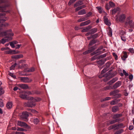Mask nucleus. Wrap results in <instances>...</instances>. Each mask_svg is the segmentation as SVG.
I'll use <instances>...</instances> for the list:
<instances>
[{
  "label": "nucleus",
  "mask_w": 134,
  "mask_h": 134,
  "mask_svg": "<svg viewBox=\"0 0 134 134\" xmlns=\"http://www.w3.org/2000/svg\"><path fill=\"white\" fill-rule=\"evenodd\" d=\"M14 35V34L11 29L0 33V36H5L7 38H8L9 40H12V37Z\"/></svg>",
  "instance_id": "obj_1"
},
{
  "label": "nucleus",
  "mask_w": 134,
  "mask_h": 134,
  "mask_svg": "<svg viewBox=\"0 0 134 134\" xmlns=\"http://www.w3.org/2000/svg\"><path fill=\"white\" fill-rule=\"evenodd\" d=\"M29 99L30 100V102H27L24 103V106L25 107H32L35 106L36 104L35 103L36 101H35L36 100H35V98L32 97H30Z\"/></svg>",
  "instance_id": "obj_2"
},
{
  "label": "nucleus",
  "mask_w": 134,
  "mask_h": 134,
  "mask_svg": "<svg viewBox=\"0 0 134 134\" xmlns=\"http://www.w3.org/2000/svg\"><path fill=\"white\" fill-rule=\"evenodd\" d=\"M126 20V21L125 23V27H126V25L128 24L131 27L134 28V23H133L132 19L131 16L127 17Z\"/></svg>",
  "instance_id": "obj_3"
},
{
  "label": "nucleus",
  "mask_w": 134,
  "mask_h": 134,
  "mask_svg": "<svg viewBox=\"0 0 134 134\" xmlns=\"http://www.w3.org/2000/svg\"><path fill=\"white\" fill-rule=\"evenodd\" d=\"M116 19L117 20H119L120 22H123L125 20L126 16L124 14H121L119 15L118 16H116Z\"/></svg>",
  "instance_id": "obj_4"
},
{
  "label": "nucleus",
  "mask_w": 134,
  "mask_h": 134,
  "mask_svg": "<svg viewBox=\"0 0 134 134\" xmlns=\"http://www.w3.org/2000/svg\"><path fill=\"white\" fill-rule=\"evenodd\" d=\"M9 3L8 2H5V4L4 6L0 7V10L3 12H6V13H9L10 11L9 10L5 11L7 7L9 6Z\"/></svg>",
  "instance_id": "obj_5"
},
{
  "label": "nucleus",
  "mask_w": 134,
  "mask_h": 134,
  "mask_svg": "<svg viewBox=\"0 0 134 134\" xmlns=\"http://www.w3.org/2000/svg\"><path fill=\"white\" fill-rule=\"evenodd\" d=\"M20 80L21 82L25 83H29L31 82L32 80L31 79L29 78L28 77H19Z\"/></svg>",
  "instance_id": "obj_6"
},
{
  "label": "nucleus",
  "mask_w": 134,
  "mask_h": 134,
  "mask_svg": "<svg viewBox=\"0 0 134 134\" xmlns=\"http://www.w3.org/2000/svg\"><path fill=\"white\" fill-rule=\"evenodd\" d=\"M19 115L21 119H27L29 116L28 113L27 112H24L22 113L19 114Z\"/></svg>",
  "instance_id": "obj_7"
},
{
  "label": "nucleus",
  "mask_w": 134,
  "mask_h": 134,
  "mask_svg": "<svg viewBox=\"0 0 134 134\" xmlns=\"http://www.w3.org/2000/svg\"><path fill=\"white\" fill-rule=\"evenodd\" d=\"M122 82L120 81H118L114 84L111 87L112 89H115L120 87L121 85Z\"/></svg>",
  "instance_id": "obj_8"
},
{
  "label": "nucleus",
  "mask_w": 134,
  "mask_h": 134,
  "mask_svg": "<svg viewBox=\"0 0 134 134\" xmlns=\"http://www.w3.org/2000/svg\"><path fill=\"white\" fill-rule=\"evenodd\" d=\"M25 92H23L20 93L19 96L21 98L26 99L27 98V95L26 94Z\"/></svg>",
  "instance_id": "obj_9"
},
{
  "label": "nucleus",
  "mask_w": 134,
  "mask_h": 134,
  "mask_svg": "<svg viewBox=\"0 0 134 134\" xmlns=\"http://www.w3.org/2000/svg\"><path fill=\"white\" fill-rule=\"evenodd\" d=\"M35 70V68L33 67H32L30 68H27L25 69L24 71L25 72H34Z\"/></svg>",
  "instance_id": "obj_10"
},
{
  "label": "nucleus",
  "mask_w": 134,
  "mask_h": 134,
  "mask_svg": "<svg viewBox=\"0 0 134 134\" xmlns=\"http://www.w3.org/2000/svg\"><path fill=\"white\" fill-rule=\"evenodd\" d=\"M17 124L19 126L21 127H27V124L26 123L19 121H18Z\"/></svg>",
  "instance_id": "obj_11"
},
{
  "label": "nucleus",
  "mask_w": 134,
  "mask_h": 134,
  "mask_svg": "<svg viewBox=\"0 0 134 134\" xmlns=\"http://www.w3.org/2000/svg\"><path fill=\"white\" fill-rule=\"evenodd\" d=\"M119 125H118L116 124H114L110 126L108 128L109 130H110L112 129H114L115 130H116L118 129Z\"/></svg>",
  "instance_id": "obj_12"
},
{
  "label": "nucleus",
  "mask_w": 134,
  "mask_h": 134,
  "mask_svg": "<svg viewBox=\"0 0 134 134\" xmlns=\"http://www.w3.org/2000/svg\"><path fill=\"white\" fill-rule=\"evenodd\" d=\"M104 23L105 24L109 26H110L111 25V24L110 23L109 20L108 19L107 17L106 16H104Z\"/></svg>",
  "instance_id": "obj_13"
},
{
  "label": "nucleus",
  "mask_w": 134,
  "mask_h": 134,
  "mask_svg": "<svg viewBox=\"0 0 134 134\" xmlns=\"http://www.w3.org/2000/svg\"><path fill=\"white\" fill-rule=\"evenodd\" d=\"M118 78L117 77H115L113 78L111 80L108 82L107 83L109 85H111L116 81L118 80Z\"/></svg>",
  "instance_id": "obj_14"
},
{
  "label": "nucleus",
  "mask_w": 134,
  "mask_h": 134,
  "mask_svg": "<svg viewBox=\"0 0 134 134\" xmlns=\"http://www.w3.org/2000/svg\"><path fill=\"white\" fill-rule=\"evenodd\" d=\"M19 86L23 89H27L28 88V85L25 84H21L18 85Z\"/></svg>",
  "instance_id": "obj_15"
},
{
  "label": "nucleus",
  "mask_w": 134,
  "mask_h": 134,
  "mask_svg": "<svg viewBox=\"0 0 134 134\" xmlns=\"http://www.w3.org/2000/svg\"><path fill=\"white\" fill-rule=\"evenodd\" d=\"M102 48V47H101L100 48H98L95 51L93 52V53H92V55H94L95 54H98L100 53V50Z\"/></svg>",
  "instance_id": "obj_16"
},
{
  "label": "nucleus",
  "mask_w": 134,
  "mask_h": 134,
  "mask_svg": "<svg viewBox=\"0 0 134 134\" xmlns=\"http://www.w3.org/2000/svg\"><path fill=\"white\" fill-rule=\"evenodd\" d=\"M90 22V20H88L87 21L81 23L80 24V25L81 26H83L87 25L89 24Z\"/></svg>",
  "instance_id": "obj_17"
},
{
  "label": "nucleus",
  "mask_w": 134,
  "mask_h": 134,
  "mask_svg": "<svg viewBox=\"0 0 134 134\" xmlns=\"http://www.w3.org/2000/svg\"><path fill=\"white\" fill-rule=\"evenodd\" d=\"M23 57V55L22 54H20L18 55H14L12 56V58L15 59H19L22 58Z\"/></svg>",
  "instance_id": "obj_18"
},
{
  "label": "nucleus",
  "mask_w": 134,
  "mask_h": 134,
  "mask_svg": "<svg viewBox=\"0 0 134 134\" xmlns=\"http://www.w3.org/2000/svg\"><path fill=\"white\" fill-rule=\"evenodd\" d=\"M91 27V26H88L84 28L82 30V32H87L90 29Z\"/></svg>",
  "instance_id": "obj_19"
},
{
  "label": "nucleus",
  "mask_w": 134,
  "mask_h": 134,
  "mask_svg": "<svg viewBox=\"0 0 134 134\" xmlns=\"http://www.w3.org/2000/svg\"><path fill=\"white\" fill-rule=\"evenodd\" d=\"M94 49V48L93 47H92L91 49H89L84 52L83 53V54H87L90 53L91 52H92L93 51Z\"/></svg>",
  "instance_id": "obj_20"
},
{
  "label": "nucleus",
  "mask_w": 134,
  "mask_h": 134,
  "mask_svg": "<svg viewBox=\"0 0 134 134\" xmlns=\"http://www.w3.org/2000/svg\"><path fill=\"white\" fill-rule=\"evenodd\" d=\"M83 4L82 1L80 0L77 2L74 5V7H76L78 6L81 5Z\"/></svg>",
  "instance_id": "obj_21"
},
{
  "label": "nucleus",
  "mask_w": 134,
  "mask_h": 134,
  "mask_svg": "<svg viewBox=\"0 0 134 134\" xmlns=\"http://www.w3.org/2000/svg\"><path fill=\"white\" fill-rule=\"evenodd\" d=\"M120 101L117 99H115L110 102V104L111 105H114L117 104L118 102Z\"/></svg>",
  "instance_id": "obj_22"
},
{
  "label": "nucleus",
  "mask_w": 134,
  "mask_h": 134,
  "mask_svg": "<svg viewBox=\"0 0 134 134\" xmlns=\"http://www.w3.org/2000/svg\"><path fill=\"white\" fill-rule=\"evenodd\" d=\"M10 40H9L8 38L5 39L3 38L1 40L0 42L1 43L4 44L6 42H8Z\"/></svg>",
  "instance_id": "obj_23"
},
{
  "label": "nucleus",
  "mask_w": 134,
  "mask_h": 134,
  "mask_svg": "<svg viewBox=\"0 0 134 134\" xmlns=\"http://www.w3.org/2000/svg\"><path fill=\"white\" fill-rule=\"evenodd\" d=\"M12 102H9L7 103L6 107L8 109H11L12 107Z\"/></svg>",
  "instance_id": "obj_24"
},
{
  "label": "nucleus",
  "mask_w": 134,
  "mask_h": 134,
  "mask_svg": "<svg viewBox=\"0 0 134 134\" xmlns=\"http://www.w3.org/2000/svg\"><path fill=\"white\" fill-rule=\"evenodd\" d=\"M86 13L85 10L83 9L80 11L78 12V14L79 15H82Z\"/></svg>",
  "instance_id": "obj_25"
},
{
  "label": "nucleus",
  "mask_w": 134,
  "mask_h": 134,
  "mask_svg": "<svg viewBox=\"0 0 134 134\" xmlns=\"http://www.w3.org/2000/svg\"><path fill=\"white\" fill-rule=\"evenodd\" d=\"M118 110L119 108L118 106H114L112 108V111L114 112H115L117 111Z\"/></svg>",
  "instance_id": "obj_26"
},
{
  "label": "nucleus",
  "mask_w": 134,
  "mask_h": 134,
  "mask_svg": "<svg viewBox=\"0 0 134 134\" xmlns=\"http://www.w3.org/2000/svg\"><path fill=\"white\" fill-rule=\"evenodd\" d=\"M124 55L121 58L122 60H125L127 58V53L126 52H124Z\"/></svg>",
  "instance_id": "obj_27"
},
{
  "label": "nucleus",
  "mask_w": 134,
  "mask_h": 134,
  "mask_svg": "<svg viewBox=\"0 0 134 134\" xmlns=\"http://www.w3.org/2000/svg\"><path fill=\"white\" fill-rule=\"evenodd\" d=\"M119 10V8H117L114 9L112 10V14H115Z\"/></svg>",
  "instance_id": "obj_28"
},
{
  "label": "nucleus",
  "mask_w": 134,
  "mask_h": 134,
  "mask_svg": "<svg viewBox=\"0 0 134 134\" xmlns=\"http://www.w3.org/2000/svg\"><path fill=\"white\" fill-rule=\"evenodd\" d=\"M122 116V114H115L113 116V118L114 119H116L121 117Z\"/></svg>",
  "instance_id": "obj_29"
},
{
  "label": "nucleus",
  "mask_w": 134,
  "mask_h": 134,
  "mask_svg": "<svg viewBox=\"0 0 134 134\" xmlns=\"http://www.w3.org/2000/svg\"><path fill=\"white\" fill-rule=\"evenodd\" d=\"M97 31V29L96 28H93L90 30L91 34H92L96 32Z\"/></svg>",
  "instance_id": "obj_30"
},
{
  "label": "nucleus",
  "mask_w": 134,
  "mask_h": 134,
  "mask_svg": "<svg viewBox=\"0 0 134 134\" xmlns=\"http://www.w3.org/2000/svg\"><path fill=\"white\" fill-rule=\"evenodd\" d=\"M118 92V91L114 90L110 93V96L115 95L116 93Z\"/></svg>",
  "instance_id": "obj_31"
},
{
  "label": "nucleus",
  "mask_w": 134,
  "mask_h": 134,
  "mask_svg": "<svg viewBox=\"0 0 134 134\" xmlns=\"http://www.w3.org/2000/svg\"><path fill=\"white\" fill-rule=\"evenodd\" d=\"M87 20V19L85 17L81 18H80L79 19H78L77 20V21L78 22H80L81 21H84L85 20Z\"/></svg>",
  "instance_id": "obj_32"
},
{
  "label": "nucleus",
  "mask_w": 134,
  "mask_h": 134,
  "mask_svg": "<svg viewBox=\"0 0 134 134\" xmlns=\"http://www.w3.org/2000/svg\"><path fill=\"white\" fill-rule=\"evenodd\" d=\"M9 24L7 23H5L3 24H0V27H3L8 26Z\"/></svg>",
  "instance_id": "obj_33"
},
{
  "label": "nucleus",
  "mask_w": 134,
  "mask_h": 134,
  "mask_svg": "<svg viewBox=\"0 0 134 134\" xmlns=\"http://www.w3.org/2000/svg\"><path fill=\"white\" fill-rule=\"evenodd\" d=\"M34 121L35 124H37L39 122V120L37 118H36L34 119Z\"/></svg>",
  "instance_id": "obj_34"
},
{
  "label": "nucleus",
  "mask_w": 134,
  "mask_h": 134,
  "mask_svg": "<svg viewBox=\"0 0 134 134\" xmlns=\"http://www.w3.org/2000/svg\"><path fill=\"white\" fill-rule=\"evenodd\" d=\"M7 19L6 17H4L3 18V19H0V23L2 22L3 21H5Z\"/></svg>",
  "instance_id": "obj_35"
},
{
  "label": "nucleus",
  "mask_w": 134,
  "mask_h": 134,
  "mask_svg": "<svg viewBox=\"0 0 134 134\" xmlns=\"http://www.w3.org/2000/svg\"><path fill=\"white\" fill-rule=\"evenodd\" d=\"M16 65L17 64L15 63L13 65H12L10 68V70L14 69L15 66H16Z\"/></svg>",
  "instance_id": "obj_36"
},
{
  "label": "nucleus",
  "mask_w": 134,
  "mask_h": 134,
  "mask_svg": "<svg viewBox=\"0 0 134 134\" xmlns=\"http://www.w3.org/2000/svg\"><path fill=\"white\" fill-rule=\"evenodd\" d=\"M4 91L1 86H0V95L3 94Z\"/></svg>",
  "instance_id": "obj_37"
},
{
  "label": "nucleus",
  "mask_w": 134,
  "mask_h": 134,
  "mask_svg": "<svg viewBox=\"0 0 134 134\" xmlns=\"http://www.w3.org/2000/svg\"><path fill=\"white\" fill-rule=\"evenodd\" d=\"M109 5L110 8L114 7L115 5L114 3L111 2H109Z\"/></svg>",
  "instance_id": "obj_38"
},
{
  "label": "nucleus",
  "mask_w": 134,
  "mask_h": 134,
  "mask_svg": "<svg viewBox=\"0 0 134 134\" xmlns=\"http://www.w3.org/2000/svg\"><path fill=\"white\" fill-rule=\"evenodd\" d=\"M108 35L110 36H112V31L110 29L108 33Z\"/></svg>",
  "instance_id": "obj_39"
},
{
  "label": "nucleus",
  "mask_w": 134,
  "mask_h": 134,
  "mask_svg": "<svg viewBox=\"0 0 134 134\" xmlns=\"http://www.w3.org/2000/svg\"><path fill=\"white\" fill-rule=\"evenodd\" d=\"M106 56V53H104L102 55H100L99 57V58L100 59L105 57Z\"/></svg>",
  "instance_id": "obj_40"
},
{
  "label": "nucleus",
  "mask_w": 134,
  "mask_h": 134,
  "mask_svg": "<svg viewBox=\"0 0 134 134\" xmlns=\"http://www.w3.org/2000/svg\"><path fill=\"white\" fill-rule=\"evenodd\" d=\"M96 8L98 9V10L99 11V12L100 13H101L102 11V8L100 7H96Z\"/></svg>",
  "instance_id": "obj_41"
},
{
  "label": "nucleus",
  "mask_w": 134,
  "mask_h": 134,
  "mask_svg": "<svg viewBox=\"0 0 134 134\" xmlns=\"http://www.w3.org/2000/svg\"><path fill=\"white\" fill-rule=\"evenodd\" d=\"M4 106L3 103V101L2 100H0V107H2Z\"/></svg>",
  "instance_id": "obj_42"
},
{
  "label": "nucleus",
  "mask_w": 134,
  "mask_h": 134,
  "mask_svg": "<svg viewBox=\"0 0 134 134\" xmlns=\"http://www.w3.org/2000/svg\"><path fill=\"white\" fill-rule=\"evenodd\" d=\"M17 130L21 131H25L26 130L21 128H18Z\"/></svg>",
  "instance_id": "obj_43"
},
{
  "label": "nucleus",
  "mask_w": 134,
  "mask_h": 134,
  "mask_svg": "<svg viewBox=\"0 0 134 134\" xmlns=\"http://www.w3.org/2000/svg\"><path fill=\"white\" fill-rule=\"evenodd\" d=\"M113 55L114 57L115 60H117L118 59V56L114 52L113 53Z\"/></svg>",
  "instance_id": "obj_44"
},
{
  "label": "nucleus",
  "mask_w": 134,
  "mask_h": 134,
  "mask_svg": "<svg viewBox=\"0 0 134 134\" xmlns=\"http://www.w3.org/2000/svg\"><path fill=\"white\" fill-rule=\"evenodd\" d=\"M9 43L10 44V46L12 48H14L15 47V44L13 43V42H10Z\"/></svg>",
  "instance_id": "obj_45"
},
{
  "label": "nucleus",
  "mask_w": 134,
  "mask_h": 134,
  "mask_svg": "<svg viewBox=\"0 0 134 134\" xmlns=\"http://www.w3.org/2000/svg\"><path fill=\"white\" fill-rule=\"evenodd\" d=\"M92 14V13L91 12H89L88 14H86L85 15L86 17H88L90 16Z\"/></svg>",
  "instance_id": "obj_46"
},
{
  "label": "nucleus",
  "mask_w": 134,
  "mask_h": 134,
  "mask_svg": "<svg viewBox=\"0 0 134 134\" xmlns=\"http://www.w3.org/2000/svg\"><path fill=\"white\" fill-rule=\"evenodd\" d=\"M117 121V119L111 121H110V124H113L114 123H115Z\"/></svg>",
  "instance_id": "obj_47"
},
{
  "label": "nucleus",
  "mask_w": 134,
  "mask_h": 134,
  "mask_svg": "<svg viewBox=\"0 0 134 134\" xmlns=\"http://www.w3.org/2000/svg\"><path fill=\"white\" fill-rule=\"evenodd\" d=\"M95 43L96 42L94 40H92L90 43L89 45H91Z\"/></svg>",
  "instance_id": "obj_48"
},
{
  "label": "nucleus",
  "mask_w": 134,
  "mask_h": 134,
  "mask_svg": "<svg viewBox=\"0 0 134 134\" xmlns=\"http://www.w3.org/2000/svg\"><path fill=\"white\" fill-rule=\"evenodd\" d=\"M111 99V97H106L105 98H104L103 99V100L105 101V100H110Z\"/></svg>",
  "instance_id": "obj_49"
},
{
  "label": "nucleus",
  "mask_w": 134,
  "mask_h": 134,
  "mask_svg": "<svg viewBox=\"0 0 134 134\" xmlns=\"http://www.w3.org/2000/svg\"><path fill=\"white\" fill-rule=\"evenodd\" d=\"M98 34H96L92 36L93 38H96L98 37Z\"/></svg>",
  "instance_id": "obj_50"
},
{
  "label": "nucleus",
  "mask_w": 134,
  "mask_h": 134,
  "mask_svg": "<svg viewBox=\"0 0 134 134\" xmlns=\"http://www.w3.org/2000/svg\"><path fill=\"white\" fill-rule=\"evenodd\" d=\"M121 38L122 41H125L126 40V38L124 36H121Z\"/></svg>",
  "instance_id": "obj_51"
},
{
  "label": "nucleus",
  "mask_w": 134,
  "mask_h": 134,
  "mask_svg": "<svg viewBox=\"0 0 134 134\" xmlns=\"http://www.w3.org/2000/svg\"><path fill=\"white\" fill-rule=\"evenodd\" d=\"M9 74L10 76H11L12 77H13L14 78H16V76H15L13 74L9 72Z\"/></svg>",
  "instance_id": "obj_52"
},
{
  "label": "nucleus",
  "mask_w": 134,
  "mask_h": 134,
  "mask_svg": "<svg viewBox=\"0 0 134 134\" xmlns=\"http://www.w3.org/2000/svg\"><path fill=\"white\" fill-rule=\"evenodd\" d=\"M30 110L32 113L37 114L38 113V112L35 110L30 109Z\"/></svg>",
  "instance_id": "obj_53"
},
{
  "label": "nucleus",
  "mask_w": 134,
  "mask_h": 134,
  "mask_svg": "<svg viewBox=\"0 0 134 134\" xmlns=\"http://www.w3.org/2000/svg\"><path fill=\"white\" fill-rule=\"evenodd\" d=\"M74 2L72 0H70L68 2V4L69 5H70Z\"/></svg>",
  "instance_id": "obj_54"
},
{
  "label": "nucleus",
  "mask_w": 134,
  "mask_h": 134,
  "mask_svg": "<svg viewBox=\"0 0 134 134\" xmlns=\"http://www.w3.org/2000/svg\"><path fill=\"white\" fill-rule=\"evenodd\" d=\"M26 92V95H31L32 94V92L30 91H28L26 92Z\"/></svg>",
  "instance_id": "obj_55"
},
{
  "label": "nucleus",
  "mask_w": 134,
  "mask_h": 134,
  "mask_svg": "<svg viewBox=\"0 0 134 134\" xmlns=\"http://www.w3.org/2000/svg\"><path fill=\"white\" fill-rule=\"evenodd\" d=\"M133 75H130L129 76V78L130 80V81H132L133 79Z\"/></svg>",
  "instance_id": "obj_56"
},
{
  "label": "nucleus",
  "mask_w": 134,
  "mask_h": 134,
  "mask_svg": "<svg viewBox=\"0 0 134 134\" xmlns=\"http://www.w3.org/2000/svg\"><path fill=\"white\" fill-rule=\"evenodd\" d=\"M35 100H36L35 101H36V102H39V101H40L41 100V99L40 98H35Z\"/></svg>",
  "instance_id": "obj_57"
},
{
  "label": "nucleus",
  "mask_w": 134,
  "mask_h": 134,
  "mask_svg": "<svg viewBox=\"0 0 134 134\" xmlns=\"http://www.w3.org/2000/svg\"><path fill=\"white\" fill-rule=\"evenodd\" d=\"M129 51L131 53H134V50L133 48H130L129 49Z\"/></svg>",
  "instance_id": "obj_58"
},
{
  "label": "nucleus",
  "mask_w": 134,
  "mask_h": 134,
  "mask_svg": "<svg viewBox=\"0 0 134 134\" xmlns=\"http://www.w3.org/2000/svg\"><path fill=\"white\" fill-rule=\"evenodd\" d=\"M123 72L124 75L126 76H127L128 75V74L126 72L125 70H123Z\"/></svg>",
  "instance_id": "obj_59"
},
{
  "label": "nucleus",
  "mask_w": 134,
  "mask_h": 134,
  "mask_svg": "<svg viewBox=\"0 0 134 134\" xmlns=\"http://www.w3.org/2000/svg\"><path fill=\"white\" fill-rule=\"evenodd\" d=\"M82 9L81 8V6L79 7H77V8H76L75 10L76 11H78L80 9Z\"/></svg>",
  "instance_id": "obj_60"
},
{
  "label": "nucleus",
  "mask_w": 134,
  "mask_h": 134,
  "mask_svg": "<svg viewBox=\"0 0 134 134\" xmlns=\"http://www.w3.org/2000/svg\"><path fill=\"white\" fill-rule=\"evenodd\" d=\"M12 52V51H7L5 52V53L6 54H10Z\"/></svg>",
  "instance_id": "obj_61"
},
{
  "label": "nucleus",
  "mask_w": 134,
  "mask_h": 134,
  "mask_svg": "<svg viewBox=\"0 0 134 134\" xmlns=\"http://www.w3.org/2000/svg\"><path fill=\"white\" fill-rule=\"evenodd\" d=\"M105 8L108 10H109L110 8V6H108V4H106V5L105 6Z\"/></svg>",
  "instance_id": "obj_62"
},
{
  "label": "nucleus",
  "mask_w": 134,
  "mask_h": 134,
  "mask_svg": "<svg viewBox=\"0 0 134 134\" xmlns=\"http://www.w3.org/2000/svg\"><path fill=\"white\" fill-rule=\"evenodd\" d=\"M9 49L8 47L3 48L1 49V50L2 51H5Z\"/></svg>",
  "instance_id": "obj_63"
},
{
  "label": "nucleus",
  "mask_w": 134,
  "mask_h": 134,
  "mask_svg": "<svg viewBox=\"0 0 134 134\" xmlns=\"http://www.w3.org/2000/svg\"><path fill=\"white\" fill-rule=\"evenodd\" d=\"M122 132V131L121 130H120L117 132H116L114 134H120Z\"/></svg>",
  "instance_id": "obj_64"
}]
</instances>
